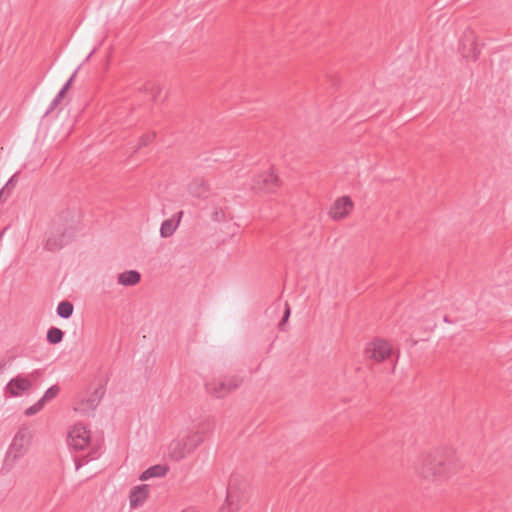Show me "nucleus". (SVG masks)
Here are the masks:
<instances>
[{"label":"nucleus","instance_id":"nucleus-1","mask_svg":"<svg viewBox=\"0 0 512 512\" xmlns=\"http://www.w3.org/2000/svg\"><path fill=\"white\" fill-rule=\"evenodd\" d=\"M415 470L424 480L441 482L454 475L458 470V466L452 457L434 452L421 455Z\"/></svg>","mask_w":512,"mask_h":512},{"label":"nucleus","instance_id":"nucleus-2","mask_svg":"<svg viewBox=\"0 0 512 512\" xmlns=\"http://www.w3.org/2000/svg\"><path fill=\"white\" fill-rule=\"evenodd\" d=\"M75 226L70 213L65 211L53 218L44 249L55 252L69 244L75 234Z\"/></svg>","mask_w":512,"mask_h":512},{"label":"nucleus","instance_id":"nucleus-3","mask_svg":"<svg viewBox=\"0 0 512 512\" xmlns=\"http://www.w3.org/2000/svg\"><path fill=\"white\" fill-rule=\"evenodd\" d=\"M246 488L247 484L242 476L238 474L231 475L226 489L225 502L218 512H238L246 502Z\"/></svg>","mask_w":512,"mask_h":512},{"label":"nucleus","instance_id":"nucleus-4","mask_svg":"<svg viewBox=\"0 0 512 512\" xmlns=\"http://www.w3.org/2000/svg\"><path fill=\"white\" fill-rule=\"evenodd\" d=\"M243 377L233 375L230 377L213 378L206 382V392L215 398H224L237 390L243 383Z\"/></svg>","mask_w":512,"mask_h":512},{"label":"nucleus","instance_id":"nucleus-5","mask_svg":"<svg viewBox=\"0 0 512 512\" xmlns=\"http://www.w3.org/2000/svg\"><path fill=\"white\" fill-rule=\"evenodd\" d=\"M460 52L463 58L472 61H477L481 54V47L478 44V36L470 27H467L462 34L460 40Z\"/></svg>","mask_w":512,"mask_h":512},{"label":"nucleus","instance_id":"nucleus-6","mask_svg":"<svg viewBox=\"0 0 512 512\" xmlns=\"http://www.w3.org/2000/svg\"><path fill=\"white\" fill-rule=\"evenodd\" d=\"M31 440V434L28 428L23 427L20 428L17 433L15 434L10 446L9 450L6 455L5 464L8 463V461H12L13 463L23 456L26 452V447L29 445Z\"/></svg>","mask_w":512,"mask_h":512},{"label":"nucleus","instance_id":"nucleus-7","mask_svg":"<svg viewBox=\"0 0 512 512\" xmlns=\"http://www.w3.org/2000/svg\"><path fill=\"white\" fill-rule=\"evenodd\" d=\"M280 186V180L273 171H266L253 179L252 188L255 190L273 193Z\"/></svg>","mask_w":512,"mask_h":512},{"label":"nucleus","instance_id":"nucleus-8","mask_svg":"<svg viewBox=\"0 0 512 512\" xmlns=\"http://www.w3.org/2000/svg\"><path fill=\"white\" fill-rule=\"evenodd\" d=\"M212 427L213 425L210 421H203L197 425L195 430H192L184 437L192 452L204 442L206 436L212 430Z\"/></svg>","mask_w":512,"mask_h":512},{"label":"nucleus","instance_id":"nucleus-9","mask_svg":"<svg viewBox=\"0 0 512 512\" xmlns=\"http://www.w3.org/2000/svg\"><path fill=\"white\" fill-rule=\"evenodd\" d=\"M69 444L74 450H84L90 444V432L82 424L75 425L68 434Z\"/></svg>","mask_w":512,"mask_h":512},{"label":"nucleus","instance_id":"nucleus-10","mask_svg":"<svg viewBox=\"0 0 512 512\" xmlns=\"http://www.w3.org/2000/svg\"><path fill=\"white\" fill-rule=\"evenodd\" d=\"M105 391V384H100L88 398L77 402L74 408L75 411L81 414H87L94 411L103 398Z\"/></svg>","mask_w":512,"mask_h":512},{"label":"nucleus","instance_id":"nucleus-11","mask_svg":"<svg viewBox=\"0 0 512 512\" xmlns=\"http://www.w3.org/2000/svg\"><path fill=\"white\" fill-rule=\"evenodd\" d=\"M32 387L29 379L20 375L12 378L4 387L5 397H18L28 392Z\"/></svg>","mask_w":512,"mask_h":512},{"label":"nucleus","instance_id":"nucleus-12","mask_svg":"<svg viewBox=\"0 0 512 512\" xmlns=\"http://www.w3.org/2000/svg\"><path fill=\"white\" fill-rule=\"evenodd\" d=\"M365 354L377 362H382L391 355V346L385 340H376L366 349Z\"/></svg>","mask_w":512,"mask_h":512},{"label":"nucleus","instance_id":"nucleus-13","mask_svg":"<svg viewBox=\"0 0 512 512\" xmlns=\"http://www.w3.org/2000/svg\"><path fill=\"white\" fill-rule=\"evenodd\" d=\"M354 204L349 196L338 198L329 210V215L334 220L344 219L352 211Z\"/></svg>","mask_w":512,"mask_h":512},{"label":"nucleus","instance_id":"nucleus-14","mask_svg":"<svg viewBox=\"0 0 512 512\" xmlns=\"http://www.w3.org/2000/svg\"><path fill=\"white\" fill-rule=\"evenodd\" d=\"M192 453L185 438L173 440L169 445V456L174 461H180Z\"/></svg>","mask_w":512,"mask_h":512},{"label":"nucleus","instance_id":"nucleus-15","mask_svg":"<svg viewBox=\"0 0 512 512\" xmlns=\"http://www.w3.org/2000/svg\"><path fill=\"white\" fill-rule=\"evenodd\" d=\"M148 495L149 486L147 484H142L134 487L129 495L131 508H137L139 506H142L144 502L147 500Z\"/></svg>","mask_w":512,"mask_h":512},{"label":"nucleus","instance_id":"nucleus-16","mask_svg":"<svg viewBox=\"0 0 512 512\" xmlns=\"http://www.w3.org/2000/svg\"><path fill=\"white\" fill-rule=\"evenodd\" d=\"M189 191L194 197L204 199L209 195V186L203 178H195L189 184Z\"/></svg>","mask_w":512,"mask_h":512},{"label":"nucleus","instance_id":"nucleus-17","mask_svg":"<svg viewBox=\"0 0 512 512\" xmlns=\"http://www.w3.org/2000/svg\"><path fill=\"white\" fill-rule=\"evenodd\" d=\"M141 280V275L136 270H129L118 275V283L123 286H134Z\"/></svg>","mask_w":512,"mask_h":512},{"label":"nucleus","instance_id":"nucleus-18","mask_svg":"<svg viewBox=\"0 0 512 512\" xmlns=\"http://www.w3.org/2000/svg\"><path fill=\"white\" fill-rule=\"evenodd\" d=\"M177 215H178V219L176 222H174L172 219H167L162 222L161 227H160L161 237L168 238L174 234L175 230L177 229V227L180 223V219L183 215V211H179Z\"/></svg>","mask_w":512,"mask_h":512},{"label":"nucleus","instance_id":"nucleus-19","mask_svg":"<svg viewBox=\"0 0 512 512\" xmlns=\"http://www.w3.org/2000/svg\"><path fill=\"white\" fill-rule=\"evenodd\" d=\"M168 467L166 465H154L146 469L140 476V480L146 481L154 477H163L167 474Z\"/></svg>","mask_w":512,"mask_h":512},{"label":"nucleus","instance_id":"nucleus-20","mask_svg":"<svg viewBox=\"0 0 512 512\" xmlns=\"http://www.w3.org/2000/svg\"><path fill=\"white\" fill-rule=\"evenodd\" d=\"M76 72L75 71L72 76L69 78V80L65 83V85L61 88V90L58 92V94L56 95V97L53 99V101L50 103V106L49 108L47 109L45 115H48L50 114L58 105L59 103L62 101V99L64 98L66 92L68 91L70 85L72 84L73 80H74V77L76 75Z\"/></svg>","mask_w":512,"mask_h":512},{"label":"nucleus","instance_id":"nucleus-21","mask_svg":"<svg viewBox=\"0 0 512 512\" xmlns=\"http://www.w3.org/2000/svg\"><path fill=\"white\" fill-rule=\"evenodd\" d=\"M64 332L57 327H50L47 331V341L50 344H58L63 340Z\"/></svg>","mask_w":512,"mask_h":512},{"label":"nucleus","instance_id":"nucleus-22","mask_svg":"<svg viewBox=\"0 0 512 512\" xmlns=\"http://www.w3.org/2000/svg\"><path fill=\"white\" fill-rule=\"evenodd\" d=\"M73 304L69 301H62L57 306V314L61 318H69L73 313Z\"/></svg>","mask_w":512,"mask_h":512},{"label":"nucleus","instance_id":"nucleus-23","mask_svg":"<svg viewBox=\"0 0 512 512\" xmlns=\"http://www.w3.org/2000/svg\"><path fill=\"white\" fill-rule=\"evenodd\" d=\"M100 453H99V448L98 447H92L90 449V451L85 455L83 456L82 459H76V468L79 469V467L84 464V463H87L89 462L90 460H94V459H97L99 457Z\"/></svg>","mask_w":512,"mask_h":512},{"label":"nucleus","instance_id":"nucleus-24","mask_svg":"<svg viewBox=\"0 0 512 512\" xmlns=\"http://www.w3.org/2000/svg\"><path fill=\"white\" fill-rule=\"evenodd\" d=\"M155 137H156V133H154V132L142 135L139 140V144L134 149V152H137L142 147L147 146L149 143H151L155 139Z\"/></svg>","mask_w":512,"mask_h":512},{"label":"nucleus","instance_id":"nucleus-25","mask_svg":"<svg viewBox=\"0 0 512 512\" xmlns=\"http://www.w3.org/2000/svg\"><path fill=\"white\" fill-rule=\"evenodd\" d=\"M59 390L60 389L57 385L51 386L46 390V392L44 393L40 400H43V404L45 405L46 402L54 399L58 395Z\"/></svg>","mask_w":512,"mask_h":512},{"label":"nucleus","instance_id":"nucleus-26","mask_svg":"<svg viewBox=\"0 0 512 512\" xmlns=\"http://www.w3.org/2000/svg\"><path fill=\"white\" fill-rule=\"evenodd\" d=\"M43 407H44L43 400L39 399L34 405L28 407L25 410V415L26 416H33L36 413H38L40 410H42Z\"/></svg>","mask_w":512,"mask_h":512},{"label":"nucleus","instance_id":"nucleus-27","mask_svg":"<svg viewBox=\"0 0 512 512\" xmlns=\"http://www.w3.org/2000/svg\"><path fill=\"white\" fill-rule=\"evenodd\" d=\"M290 307L288 305V303L285 304V311H284V314H283V317L281 319V321L279 322L278 324V328L279 330L281 331H284L285 330V324L287 323L289 317H290Z\"/></svg>","mask_w":512,"mask_h":512},{"label":"nucleus","instance_id":"nucleus-28","mask_svg":"<svg viewBox=\"0 0 512 512\" xmlns=\"http://www.w3.org/2000/svg\"><path fill=\"white\" fill-rule=\"evenodd\" d=\"M143 90H150L154 100H156L159 94L161 93V87L159 85H152L151 87H148V85H144Z\"/></svg>","mask_w":512,"mask_h":512},{"label":"nucleus","instance_id":"nucleus-29","mask_svg":"<svg viewBox=\"0 0 512 512\" xmlns=\"http://www.w3.org/2000/svg\"><path fill=\"white\" fill-rule=\"evenodd\" d=\"M8 361L4 358L0 359V374L5 370Z\"/></svg>","mask_w":512,"mask_h":512},{"label":"nucleus","instance_id":"nucleus-30","mask_svg":"<svg viewBox=\"0 0 512 512\" xmlns=\"http://www.w3.org/2000/svg\"><path fill=\"white\" fill-rule=\"evenodd\" d=\"M15 178H16V175L12 176L9 181L6 183L5 187L4 188H9V187H13L15 185Z\"/></svg>","mask_w":512,"mask_h":512},{"label":"nucleus","instance_id":"nucleus-31","mask_svg":"<svg viewBox=\"0 0 512 512\" xmlns=\"http://www.w3.org/2000/svg\"><path fill=\"white\" fill-rule=\"evenodd\" d=\"M4 193H5V188L0 190V202L2 201V197H3Z\"/></svg>","mask_w":512,"mask_h":512},{"label":"nucleus","instance_id":"nucleus-32","mask_svg":"<svg viewBox=\"0 0 512 512\" xmlns=\"http://www.w3.org/2000/svg\"><path fill=\"white\" fill-rule=\"evenodd\" d=\"M182 512H194V509L188 508V509L183 510Z\"/></svg>","mask_w":512,"mask_h":512},{"label":"nucleus","instance_id":"nucleus-33","mask_svg":"<svg viewBox=\"0 0 512 512\" xmlns=\"http://www.w3.org/2000/svg\"><path fill=\"white\" fill-rule=\"evenodd\" d=\"M444 321H445V322H449V320H448V317H447V316H445V317H444Z\"/></svg>","mask_w":512,"mask_h":512}]
</instances>
